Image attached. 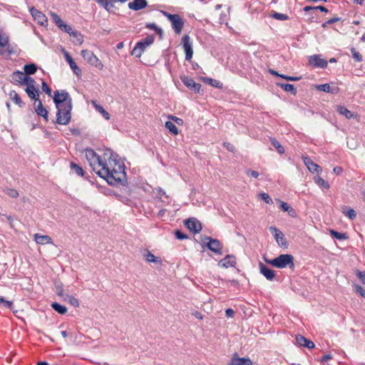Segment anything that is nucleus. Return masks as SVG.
<instances>
[{"mask_svg": "<svg viewBox=\"0 0 365 365\" xmlns=\"http://www.w3.org/2000/svg\"><path fill=\"white\" fill-rule=\"evenodd\" d=\"M357 277L361 279V281L365 284V272L358 271Z\"/></svg>", "mask_w": 365, "mask_h": 365, "instance_id": "nucleus-60", "label": "nucleus"}, {"mask_svg": "<svg viewBox=\"0 0 365 365\" xmlns=\"http://www.w3.org/2000/svg\"><path fill=\"white\" fill-rule=\"evenodd\" d=\"M35 240L38 244H49L52 242V239L48 235H41L36 234L34 235Z\"/></svg>", "mask_w": 365, "mask_h": 365, "instance_id": "nucleus-32", "label": "nucleus"}, {"mask_svg": "<svg viewBox=\"0 0 365 365\" xmlns=\"http://www.w3.org/2000/svg\"><path fill=\"white\" fill-rule=\"evenodd\" d=\"M206 240H208L207 247L210 250L218 255L222 254V245L218 240L210 237H207Z\"/></svg>", "mask_w": 365, "mask_h": 365, "instance_id": "nucleus-13", "label": "nucleus"}, {"mask_svg": "<svg viewBox=\"0 0 365 365\" xmlns=\"http://www.w3.org/2000/svg\"><path fill=\"white\" fill-rule=\"evenodd\" d=\"M56 293L58 296L64 298L66 294L63 293V286L62 285H58L56 287Z\"/></svg>", "mask_w": 365, "mask_h": 365, "instance_id": "nucleus-57", "label": "nucleus"}, {"mask_svg": "<svg viewBox=\"0 0 365 365\" xmlns=\"http://www.w3.org/2000/svg\"><path fill=\"white\" fill-rule=\"evenodd\" d=\"M278 86L287 92H290L294 95H295L297 93V90H296L295 87L294 86V85H292V84L278 83Z\"/></svg>", "mask_w": 365, "mask_h": 365, "instance_id": "nucleus-38", "label": "nucleus"}, {"mask_svg": "<svg viewBox=\"0 0 365 365\" xmlns=\"http://www.w3.org/2000/svg\"><path fill=\"white\" fill-rule=\"evenodd\" d=\"M25 75L34 74L37 71V67L34 63L26 64L24 66Z\"/></svg>", "mask_w": 365, "mask_h": 365, "instance_id": "nucleus-37", "label": "nucleus"}, {"mask_svg": "<svg viewBox=\"0 0 365 365\" xmlns=\"http://www.w3.org/2000/svg\"><path fill=\"white\" fill-rule=\"evenodd\" d=\"M224 147L230 152L235 151V146L230 143H224Z\"/></svg>", "mask_w": 365, "mask_h": 365, "instance_id": "nucleus-59", "label": "nucleus"}, {"mask_svg": "<svg viewBox=\"0 0 365 365\" xmlns=\"http://www.w3.org/2000/svg\"><path fill=\"white\" fill-rule=\"evenodd\" d=\"M264 259L267 264L279 269L284 268L287 266H289L291 269L294 267V257L292 255L283 254L272 259H268L265 257H264Z\"/></svg>", "mask_w": 365, "mask_h": 365, "instance_id": "nucleus-2", "label": "nucleus"}, {"mask_svg": "<svg viewBox=\"0 0 365 365\" xmlns=\"http://www.w3.org/2000/svg\"><path fill=\"white\" fill-rule=\"evenodd\" d=\"M165 126L173 135H177L178 133V128L171 121H167Z\"/></svg>", "mask_w": 365, "mask_h": 365, "instance_id": "nucleus-44", "label": "nucleus"}, {"mask_svg": "<svg viewBox=\"0 0 365 365\" xmlns=\"http://www.w3.org/2000/svg\"><path fill=\"white\" fill-rule=\"evenodd\" d=\"M63 299L68 302L71 305H72L74 307H78L79 306L78 300L73 296L66 294Z\"/></svg>", "mask_w": 365, "mask_h": 365, "instance_id": "nucleus-41", "label": "nucleus"}, {"mask_svg": "<svg viewBox=\"0 0 365 365\" xmlns=\"http://www.w3.org/2000/svg\"><path fill=\"white\" fill-rule=\"evenodd\" d=\"M259 272L262 274L267 280L273 281L275 278V271L269 268L267 265L262 262L259 263Z\"/></svg>", "mask_w": 365, "mask_h": 365, "instance_id": "nucleus-15", "label": "nucleus"}, {"mask_svg": "<svg viewBox=\"0 0 365 365\" xmlns=\"http://www.w3.org/2000/svg\"><path fill=\"white\" fill-rule=\"evenodd\" d=\"M182 45L185 53V60L190 61L193 55L192 42L188 35L182 38Z\"/></svg>", "mask_w": 365, "mask_h": 365, "instance_id": "nucleus-9", "label": "nucleus"}, {"mask_svg": "<svg viewBox=\"0 0 365 365\" xmlns=\"http://www.w3.org/2000/svg\"><path fill=\"white\" fill-rule=\"evenodd\" d=\"M25 91L30 98L35 100V102L39 101L38 91L35 87V85L29 84L28 86H26Z\"/></svg>", "mask_w": 365, "mask_h": 365, "instance_id": "nucleus-24", "label": "nucleus"}, {"mask_svg": "<svg viewBox=\"0 0 365 365\" xmlns=\"http://www.w3.org/2000/svg\"><path fill=\"white\" fill-rule=\"evenodd\" d=\"M309 63L315 68H324L327 66V61L322 58L319 55H313L309 57Z\"/></svg>", "mask_w": 365, "mask_h": 365, "instance_id": "nucleus-14", "label": "nucleus"}, {"mask_svg": "<svg viewBox=\"0 0 365 365\" xmlns=\"http://www.w3.org/2000/svg\"><path fill=\"white\" fill-rule=\"evenodd\" d=\"M9 96L10 98L19 107H24L25 103L21 101L20 96L15 91H11Z\"/></svg>", "mask_w": 365, "mask_h": 365, "instance_id": "nucleus-30", "label": "nucleus"}, {"mask_svg": "<svg viewBox=\"0 0 365 365\" xmlns=\"http://www.w3.org/2000/svg\"><path fill=\"white\" fill-rule=\"evenodd\" d=\"M302 160H303L304 165L307 166V168L311 173H316L319 174L322 172L321 168L317 164L314 163L310 159V158H309L307 156H304L302 158Z\"/></svg>", "mask_w": 365, "mask_h": 365, "instance_id": "nucleus-19", "label": "nucleus"}, {"mask_svg": "<svg viewBox=\"0 0 365 365\" xmlns=\"http://www.w3.org/2000/svg\"><path fill=\"white\" fill-rule=\"evenodd\" d=\"M162 13L170 21L175 32L177 34H180L184 26L182 19L178 14H172L167 11H162Z\"/></svg>", "mask_w": 365, "mask_h": 365, "instance_id": "nucleus-6", "label": "nucleus"}, {"mask_svg": "<svg viewBox=\"0 0 365 365\" xmlns=\"http://www.w3.org/2000/svg\"><path fill=\"white\" fill-rule=\"evenodd\" d=\"M356 292L359 294L360 296L365 298V289L360 286V285H355L354 286Z\"/></svg>", "mask_w": 365, "mask_h": 365, "instance_id": "nucleus-52", "label": "nucleus"}, {"mask_svg": "<svg viewBox=\"0 0 365 365\" xmlns=\"http://www.w3.org/2000/svg\"><path fill=\"white\" fill-rule=\"evenodd\" d=\"M41 88L42 91L45 92L48 96H51V88L48 86V84L44 81H42Z\"/></svg>", "mask_w": 365, "mask_h": 365, "instance_id": "nucleus-50", "label": "nucleus"}, {"mask_svg": "<svg viewBox=\"0 0 365 365\" xmlns=\"http://www.w3.org/2000/svg\"><path fill=\"white\" fill-rule=\"evenodd\" d=\"M30 12L31 16L34 17V19L37 21V22L41 25L43 26L45 23L47 22V19L46 16L34 7L31 8Z\"/></svg>", "mask_w": 365, "mask_h": 365, "instance_id": "nucleus-21", "label": "nucleus"}, {"mask_svg": "<svg viewBox=\"0 0 365 365\" xmlns=\"http://www.w3.org/2000/svg\"><path fill=\"white\" fill-rule=\"evenodd\" d=\"M72 108V103L56 107V123L64 125L68 124L71 118Z\"/></svg>", "mask_w": 365, "mask_h": 365, "instance_id": "nucleus-3", "label": "nucleus"}, {"mask_svg": "<svg viewBox=\"0 0 365 365\" xmlns=\"http://www.w3.org/2000/svg\"><path fill=\"white\" fill-rule=\"evenodd\" d=\"M53 99L56 107H58L59 105H66L69 104V103H72V98L69 93L65 90H61V91H56L54 92Z\"/></svg>", "mask_w": 365, "mask_h": 365, "instance_id": "nucleus-7", "label": "nucleus"}, {"mask_svg": "<svg viewBox=\"0 0 365 365\" xmlns=\"http://www.w3.org/2000/svg\"><path fill=\"white\" fill-rule=\"evenodd\" d=\"M272 145L276 148L277 152L279 154H283L284 153V147L274 138H271L270 140Z\"/></svg>", "mask_w": 365, "mask_h": 365, "instance_id": "nucleus-43", "label": "nucleus"}, {"mask_svg": "<svg viewBox=\"0 0 365 365\" xmlns=\"http://www.w3.org/2000/svg\"><path fill=\"white\" fill-rule=\"evenodd\" d=\"M9 36L0 34V55L10 56L16 52V46L9 44Z\"/></svg>", "mask_w": 365, "mask_h": 365, "instance_id": "nucleus-5", "label": "nucleus"}, {"mask_svg": "<svg viewBox=\"0 0 365 365\" xmlns=\"http://www.w3.org/2000/svg\"><path fill=\"white\" fill-rule=\"evenodd\" d=\"M296 341L298 345L307 347L308 349H312L314 347V344L311 340L307 339L302 335H297L296 336Z\"/></svg>", "mask_w": 365, "mask_h": 365, "instance_id": "nucleus-25", "label": "nucleus"}, {"mask_svg": "<svg viewBox=\"0 0 365 365\" xmlns=\"http://www.w3.org/2000/svg\"><path fill=\"white\" fill-rule=\"evenodd\" d=\"M180 79L186 87L192 90L196 93H200L201 85L200 83H196L193 78L189 76H181Z\"/></svg>", "mask_w": 365, "mask_h": 365, "instance_id": "nucleus-10", "label": "nucleus"}, {"mask_svg": "<svg viewBox=\"0 0 365 365\" xmlns=\"http://www.w3.org/2000/svg\"><path fill=\"white\" fill-rule=\"evenodd\" d=\"M225 314L227 317H232L235 314V312L232 309H227L225 310Z\"/></svg>", "mask_w": 365, "mask_h": 365, "instance_id": "nucleus-63", "label": "nucleus"}, {"mask_svg": "<svg viewBox=\"0 0 365 365\" xmlns=\"http://www.w3.org/2000/svg\"><path fill=\"white\" fill-rule=\"evenodd\" d=\"M86 157L93 170L108 184L115 185L126 180L125 165L112 150L106 148L101 157L93 150L87 149Z\"/></svg>", "mask_w": 365, "mask_h": 365, "instance_id": "nucleus-1", "label": "nucleus"}, {"mask_svg": "<svg viewBox=\"0 0 365 365\" xmlns=\"http://www.w3.org/2000/svg\"><path fill=\"white\" fill-rule=\"evenodd\" d=\"M142 255L148 262H153V263H159L161 264V260L159 257H155L150 251L148 250H144L142 252Z\"/></svg>", "mask_w": 365, "mask_h": 365, "instance_id": "nucleus-26", "label": "nucleus"}, {"mask_svg": "<svg viewBox=\"0 0 365 365\" xmlns=\"http://www.w3.org/2000/svg\"><path fill=\"white\" fill-rule=\"evenodd\" d=\"M269 16L273 19L279 21H286L289 19V16L287 14L278 13L276 11H272Z\"/></svg>", "mask_w": 365, "mask_h": 365, "instance_id": "nucleus-42", "label": "nucleus"}, {"mask_svg": "<svg viewBox=\"0 0 365 365\" xmlns=\"http://www.w3.org/2000/svg\"><path fill=\"white\" fill-rule=\"evenodd\" d=\"M4 192L7 195H9V197H13V198H16L19 195V192L14 188L7 187L4 190Z\"/></svg>", "mask_w": 365, "mask_h": 365, "instance_id": "nucleus-46", "label": "nucleus"}, {"mask_svg": "<svg viewBox=\"0 0 365 365\" xmlns=\"http://www.w3.org/2000/svg\"><path fill=\"white\" fill-rule=\"evenodd\" d=\"M316 88L318 91L329 93H333V94L337 93L339 91V88L337 87L332 88L330 86V85L329 83L317 85L316 86Z\"/></svg>", "mask_w": 365, "mask_h": 365, "instance_id": "nucleus-28", "label": "nucleus"}, {"mask_svg": "<svg viewBox=\"0 0 365 365\" xmlns=\"http://www.w3.org/2000/svg\"><path fill=\"white\" fill-rule=\"evenodd\" d=\"M35 111L39 116H42L46 121L48 120V115L47 110L43 107L41 101L35 102Z\"/></svg>", "mask_w": 365, "mask_h": 365, "instance_id": "nucleus-22", "label": "nucleus"}, {"mask_svg": "<svg viewBox=\"0 0 365 365\" xmlns=\"http://www.w3.org/2000/svg\"><path fill=\"white\" fill-rule=\"evenodd\" d=\"M154 39L155 38L153 35H149L141 39L133 48L131 55L135 56L137 58H140L145 50L153 43Z\"/></svg>", "mask_w": 365, "mask_h": 365, "instance_id": "nucleus-4", "label": "nucleus"}, {"mask_svg": "<svg viewBox=\"0 0 365 365\" xmlns=\"http://www.w3.org/2000/svg\"><path fill=\"white\" fill-rule=\"evenodd\" d=\"M341 212L349 217L350 220H354L356 217V212L354 210L346 206H342L341 208Z\"/></svg>", "mask_w": 365, "mask_h": 365, "instance_id": "nucleus-29", "label": "nucleus"}, {"mask_svg": "<svg viewBox=\"0 0 365 365\" xmlns=\"http://www.w3.org/2000/svg\"><path fill=\"white\" fill-rule=\"evenodd\" d=\"M81 56L90 65L95 66L99 70H102L103 68V64L102 62L91 51L82 50Z\"/></svg>", "mask_w": 365, "mask_h": 365, "instance_id": "nucleus-8", "label": "nucleus"}, {"mask_svg": "<svg viewBox=\"0 0 365 365\" xmlns=\"http://www.w3.org/2000/svg\"><path fill=\"white\" fill-rule=\"evenodd\" d=\"M279 202H280V207L284 211H285V212L289 211V209L291 208V207L287 202H284L282 201H279Z\"/></svg>", "mask_w": 365, "mask_h": 365, "instance_id": "nucleus-58", "label": "nucleus"}, {"mask_svg": "<svg viewBox=\"0 0 365 365\" xmlns=\"http://www.w3.org/2000/svg\"><path fill=\"white\" fill-rule=\"evenodd\" d=\"M157 192H158V197L160 199V200L165 204H170V200L169 199V197L168 195H166L165 193V191L160 188V187H158L157 189Z\"/></svg>", "mask_w": 365, "mask_h": 365, "instance_id": "nucleus-33", "label": "nucleus"}, {"mask_svg": "<svg viewBox=\"0 0 365 365\" xmlns=\"http://www.w3.org/2000/svg\"><path fill=\"white\" fill-rule=\"evenodd\" d=\"M27 79L28 80L24 81V84H26V86H28L29 84L35 85L36 81H34V79L33 78L27 76Z\"/></svg>", "mask_w": 365, "mask_h": 365, "instance_id": "nucleus-62", "label": "nucleus"}, {"mask_svg": "<svg viewBox=\"0 0 365 365\" xmlns=\"http://www.w3.org/2000/svg\"><path fill=\"white\" fill-rule=\"evenodd\" d=\"M185 225L193 233H199L202 230L200 222L195 217H190L185 220Z\"/></svg>", "mask_w": 365, "mask_h": 365, "instance_id": "nucleus-11", "label": "nucleus"}, {"mask_svg": "<svg viewBox=\"0 0 365 365\" xmlns=\"http://www.w3.org/2000/svg\"><path fill=\"white\" fill-rule=\"evenodd\" d=\"M51 307L58 313L61 314H64L67 312V308L65 306H63L57 302H53L51 304Z\"/></svg>", "mask_w": 365, "mask_h": 365, "instance_id": "nucleus-39", "label": "nucleus"}, {"mask_svg": "<svg viewBox=\"0 0 365 365\" xmlns=\"http://www.w3.org/2000/svg\"><path fill=\"white\" fill-rule=\"evenodd\" d=\"M259 196L263 200L265 201L266 203H267V204L272 203V200L268 194H267L265 192H262V193L259 194Z\"/></svg>", "mask_w": 365, "mask_h": 365, "instance_id": "nucleus-53", "label": "nucleus"}, {"mask_svg": "<svg viewBox=\"0 0 365 365\" xmlns=\"http://www.w3.org/2000/svg\"><path fill=\"white\" fill-rule=\"evenodd\" d=\"M330 235L337 239V240H345L347 238L346 237V235L345 233H343V232H339L337 231H335L334 230H330Z\"/></svg>", "mask_w": 365, "mask_h": 365, "instance_id": "nucleus-45", "label": "nucleus"}, {"mask_svg": "<svg viewBox=\"0 0 365 365\" xmlns=\"http://www.w3.org/2000/svg\"><path fill=\"white\" fill-rule=\"evenodd\" d=\"M314 10H320L321 11L325 12V13L328 12V9L326 7H324V6H314Z\"/></svg>", "mask_w": 365, "mask_h": 365, "instance_id": "nucleus-64", "label": "nucleus"}, {"mask_svg": "<svg viewBox=\"0 0 365 365\" xmlns=\"http://www.w3.org/2000/svg\"><path fill=\"white\" fill-rule=\"evenodd\" d=\"M175 236L178 240H185L187 238V235L184 234L180 230H176L175 232Z\"/></svg>", "mask_w": 365, "mask_h": 365, "instance_id": "nucleus-54", "label": "nucleus"}, {"mask_svg": "<svg viewBox=\"0 0 365 365\" xmlns=\"http://www.w3.org/2000/svg\"><path fill=\"white\" fill-rule=\"evenodd\" d=\"M336 110L339 114L344 115L348 119H351L354 117V114L344 106H338Z\"/></svg>", "mask_w": 365, "mask_h": 365, "instance_id": "nucleus-35", "label": "nucleus"}, {"mask_svg": "<svg viewBox=\"0 0 365 365\" xmlns=\"http://www.w3.org/2000/svg\"><path fill=\"white\" fill-rule=\"evenodd\" d=\"M246 174L247 175H251L252 177H253L255 178H257L259 176L258 172H257L255 170H250V169H248L246 170Z\"/></svg>", "mask_w": 365, "mask_h": 365, "instance_id": "nucleus-56", "label": "nucleus"}, {"mask_svg": "<svg viewBox=\"0 0 365 365\" xmlns=\"http://www.w3.org/2000/svg\"><path fill=\"white\" fill-rule=\"evenodd\" d=\"M97 4L102 6L106 11H110L113 7V3L110 0H95Z\"/></svg>", "mask_w": 365, "mask_h": 365, "instance_id": "nucleus-40", "label": "nucleus"}, {"mask_svg": "<svg viewBox=\"0 0 365 365\" xmlns=\"http://www.w3.org/2000/svg\"><path fill=\"white\" fill-rule=\"evenodd\" d=\"M4 304V306L8 309H12L13 307V302L6 300L3 297H0V304Z\"/></svg>", "mask_w": 365, "mask_h": 365, "instance_id": "nucleus-51", "label": "nucleus"}, {"mask_svg": "<svg viewBox=\"0 0 365 365\" xmlns=\"http://www.w3.org/2000/svg\"><path fill=\"white\" fill-rule=\"evenodd\" d=\"M12 80L19 84H24V81L28 80L27 76L25 73L20 71H14L12 75Z\"/></svg>", "mask_w": 365, "mask_h": 365, "instance_id": "nucleus-27", "label": "nucleus"}, {"mask_svg": "<svg viewBox=\"0 0 365 365\" xmlns=\"http://www.w3.org/2000/svg\"><path fill=\"white\" fill-rule=\"evenodd\" d=\"M71 168L78 175L83 176L84 174V172L81 167L78 165L77 164L74 163H71Z\"/></svg>", "mask_w": 365, "mask_h": 365, "instance_id": "nucleus-47", "label": "nucleus"}, {"mask_svg": "<svg viewBox=\"0 0 365 365\" xmlns=\"http://www.w3.org/2000/svg\"><path fill=\"white\" fill-rule=\"evenodd\" d=\"M228 365H252V361L250 358L239 357L237 354L235 353Z\"/></svg>", "mask_w": 365, "mask_h": 365, "instance_id": "nucleus-18", "label": "nucleus"}, {"mask_svg": "<svg viewBox=\"0 0 365 365\" xmlns=\"http://www.w3.org/2000/svg\"><path fill=\"white\" fill-rule=\"evenodd\" d=\"M314 182L320 187L323 188V189H326V190H328L329 189L330 187V185L329 183L326 181L325 180H324L323 178H322L321 177H315L314 178Z\"/></svg>", "mask_w": 365, "mask_h": 365, "instance_id": "nucleus-34", "label": "nucleus"}, {"mask_svg": "<svg viewBox=\"0 0 365 365\" xmlns=\"http://www.w3.org/2000/svg\"><path fill=\"white\" fill-rule=\"evenodd\" d=\"M51 16L53 22L56 24V26L58 27L61 26V25L63 23V21L56 13L51 12Z\"/></svg>", "mask_w": 365, "mask_h": 365, "instance_id": "nucleus-48", "label": "nucleus"}, {"mask_svg": "<svg viewBox=\"0 0 365 365\" xmlns=\"http://www.w3.org/2000/svg\"><path fill=\"white\" fill-rule=\"evenodd\" d=\"M91 104L98 112L101 113L105 119H110V114L101 105L98 104L96 101H91Z\"/></svg>", "mask_w": 365, "mask_h": 365, "instance_id": "nucleus-31", "label": "nucleus"}, {"mask_svg": "<svg viewBox=\"0 0 365 365\" xmlns=\"http://www.w3.org/2000/svg\"><path fill=\"white\" fill-rule=\"evenodd\" d=\"M203 81L205 83L217 88H222L223 86L222 83L220 81L211 78H205Z\"/></svg>", "mask_w": 365, "mask_h": 365, "instance_id": "nucleus-36", "label": "nucleus"}, {"mask_svg": "<svg viewBox=\"0 0 365 365\" xmlns=\"http://www.w3.org/2000/svg\"><path fill=\"white\" fill-rule=\"evenodd\" d=\"M269 231L274 235L275 240L280 247H286L287 242L284 237V235L279 229L275 227H270Z\"/></svg>", "mask_w": 365, "mask_h": 365, "instance_id": "nucleus-12", "label": "nucleus"}, {"mask_svg": "<svg viewBox=\"0 0 365 365\" xmlns=\"http://www.w3.org/2000/svg\"><path fill=\"white\" fill-rule=\"evenodd\" d=\"M331 359H332V356L331 354H324L322 356L320 361L322 363H324V362L328 361L329 360H330Z\"/></svg>", "mask_w": 365, "mask_h": 365, "instance_id": "nucleus-61", "label": "nucleus"}, {"mask_svg": "<svg viewBox=\"0 0 365 365\" xmlns=\"http://www.w3.org/2000/svg\"><path fill=\"white\" fill-rule=\"evenodd\" d=\"M236 264L235 257L232 255H227L218 262V266L221 267L228 268L235 267Z\"/></svg>", "mask_w": 365, "mask_h": 365, "instance_id": "nucleus-20", "label": "nucleus"}, {"mask_svg": "<svg viewBox=\"0 0 365 365\" xmlns=\"http://www.w3.org/2000/svg\"><path fill=\"white\" fill-rule=\"evenodd\" d=\"M128 8L133 11H139L145 8L148 6L146 0H134L128 3Z\"/></svg>", "mask_w": 365, "mask_h": 365, "instance_id": "nucleus-23", "label": "nucleus"}, {"mask_svg": "<svg viewBox=\"0 0 365 365\" xmlns=\"http://www.w3.org/2000/svg\"><path fill=\"white\" fill-rule=\"evenodd\" d=\"M351 52L356 61L361 62L362 61V56L354 48L351 49Z\"/></svg>", "mask_w": 365, "mask_h": 365, "instance_id": "nucleus-49", "label": "nucleus"}, {"mask_svg": "<svg viewBox=\"0 0 365 365\" xmlns=\"http://www.w3.org/2000/svg\"><path fill=\"white\" fill-rule=\"evenodd\" d=\"M61 30L65 31L70 36L73 37H78V43L81 44L83 41V36L81 34L77 31H73L71 26L66 24V23H63L61 26L58 27Z\"/></svg>", "mask_w": 365, "mask_h": 365, "instance_id": "nucleus-17", "label": "nucleus"}, {"mask_svg": "<svg viewBox=\"0 0 365 365\" xmlns=\"http://www.w3.org/2000/svg\"><path fill=\"white\" fill-rule=\"evenodd\" d=\"M63 53L66 61L69 64L73 72L78 76H81L82 73L81 69L77 66L70 54L64 49H63Z\"/></svg>", "mask_w": 365, "mask_h": 365, "instance_id": "nucleus-16", "label": "nucleus"}, {"mask_svg": "<svg viewBox=\"0 0 365 365\" xmlns=\"http://www.w3.org/2000/svg\"><path fill=\"white\" fill-rule=\"evenodd\" d=\"M145 27L147 29H153V30H155V31H160L161 32L162 30L161 29L158 28L155 24L154 23H148L145 25Z\"/></svg>", "mask_w": 365, "mask_h": 365, "instance_id": "nucleus-55", "label": "nucleus"}]
</instances>
